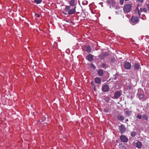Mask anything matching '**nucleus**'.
I'll use <instances>...</instances> for the list:
<instances>
[{
	"label": "nucleus",
	"mask_w": 149,
	"mask_h": 149,
	"mask_svg": "<svg viewBox=\"0 0 149 149\" xmlns=\"http://www.w3.org/2000/svg\"><path fill=\"white\" fill-rule=\"evenodd\" d=\"M123 149H127L125 147L123 146Z\"/></svg>",
	"instance_id": "72a5a7b5"
},
{
	"label": "nucleus",
	"mask_w": 149,
	"mask_h": 149,
	"mask_svg": "<svg viewBox=\"0 0 149 149\" xmlns=\"http://www.w3.org/2000/svg\"><path fill=\"white\" fill-rule=\"evenodd\" d=\"M141 117L142 116L141 115H138L137 116V117L139 119H141Z\"/></svg>",
	"instance_id": "bb28decb"
},
{
	"label": "nucleus",
	"mask_w": 149,
	"mask_h": 149,
	"mask_svg": "<svg viewBox=\"0 0 149 149\" xmlns=\"http://www.w3.org/2000/svg\"><path fill=\"white\" fill-rule=\"evenodd\" d=\"M69 3L70 6H74V0H70L69 1Z\"/></svg>",
	"instance_id": "6ab92c4d"
},
{
	"label": "nucleus",
	"mask_w": 149,
	"mask_h": 149,
	"mask_svg": "<svg viewBox=\"0 0 149 149\" xmlns=\"http://www.w3.org/2000/svg\"><path fill=\"white\" fill-rule=\"evenodd\" d=\"M137 1L138 2H141V3L143 2V0H137Z\"/></svg>",
	"instance_id": "c85d7f7f"
},
{
	"label": "nucleus",
	"mask_w": 149,
	"mask_h": 149,
	"mask_svg": "<svg viewBox=\"0 0 149 149\" xmlns=\"http://www.w3.org/2000/svg\"><path fill=\"white\" fill-rule=\"evenodd\" d=\"M86 51L88 53H89L91 52V48L88 45L86 47Z\"/></svg>",
	"instance_id": "dca6fc26"
},
{
	"label": "nucleus",
	"mask_w": 149,
	"mask_h": 149,
	"mask_svg": "<svg viewBox=\"0 0 149 149\" xmlns=\"http://www.w3.org/2000/svg\"><path fill=\"white\" fill-rule=\"evenodd\" d=\"M107 3L109 5H114L115 4V2L113 0H107Z\"/></svg>",
	"instance_id": "4468645a"
},
{
	"label": "nucleus",
	"mask_w": 149,
	"mask_h": 149,
	"mask_svg": "<svg viewBox=\"0 0 149 149\" xmlns=\"http://www.w3.org/2000/svg\"><path fill=\"white\" fill-rule=\"evenodd\" d=\"M93 82H91V84H92V85H93V86L94 87V89H95V86H94V85H93Z\"/></svg>",
	"instance_id": "473e14b6"
},
{
	"label": "nucleus",
	"mask_w": 149,
	"mask_h": 149,
	"mask_svg": "<svg viewBox=\"0 0 149 149\" xmlns=\"http://www.w3.org/2000/svg\"><path fill=\"white\" fill-rule=\"evenodd\" d=\"M131 21L132 24L134 25L138 23L139 21L138 17L136 16L133 15L131 18Z\"/></svg>",
	"instance_id": "7ed1b4c3"
},
{
	"label": "nucleus",
	"mask_w": 149,
	"mask_h": 149,
	"mask_svg": "<svg viewBox=\"0 0 149 149\" xmlns=\"http://www.w3.org/2000/svg\"><path fill=\"white\" fill-rule=\"evenodd\" d=\"M124 68L126 69H129L131 67V63L128 62H126L124 63Z\"/></svg>",
	"instance_id": "0eeeda50"
},
{
	"label": "nucleus",
	"mask_w": 149,
	"mask_h": 149,
	"mask_svg": "<svg viewBox=\"0 0 149 149\" xmlns=\"http://www.w3.org/2000/svg\"><path fill=\"white\" fill-rule=\"evenodd\" d=\"M109 89V87L108 85L106 84L104 85L102 88V91L104 92H107Z\"/></svg>",
	"instance_id": "9b49d317"
},
{
	"label": "nucleus",
	"mask_w": 149,
	"mask_h": 149,
	"mask_svg": "<svg viewBox=\"0 0 149 149\" xmlns=\"http://www.w3.org/2000/svg\"><path fill=\"white\" fill-rule=\"evenodd\" d=\"M76 6L73 8H71L70 6H66L64 8V11L63 13L65 15L73 14L76 12Z\"/></svg>",
	"instance_id": "f257e3e1"
},
{
	"label": "nucleus",
	"mask_w": 149,
	"mask_h": 149,
	"mask_svg": "<svg viewBox=\"0 0 149 149\" xmlns=\"http://www.w3.org/2000/svg\"><path fill=\"white\" fill-rule=\"evenodd\" d=\"M103 70L99 69L97 72L98 74L100 76H102L103 74Z\"/></svg>",
	"instance_id": "a211bd4d"
},
{
	"label": "nucleus",
	"mask_w": 149,
	"mask_h": 149,
	"mask_svg": "<svg viewBox=\"0 0 149 149\" xmlns=\"http://www.w3.org/2000/svg\"><path fill=\"white\" fill-rule=\"evenodd\" d=\"M104 111L105 112H107V110H104Z\"/></svg>",
	"instance_id": "c9c22d12"
},
{
	"label": "nucleus",
	"mask_w": 149,
	"mask_h": 149,
	"mask_svg": "<svg viewBox=\"0 0 149 149\" xmlns=\"http://www.w3.org/2000/svg\"><path fill=\"white\" fill-rule=\"evenodd\" d=\"M110 100V99L109 97H107L106 98L105 101L107 102H108Z\"/></svg>",
	"instance_id": "393cba45"
},
{
	"label": "nucleus",
	"mask_w": 149,
	"mask_h": 149,
	"mask_svg": "<svg viewBox=\"0 0 149 149\" xmlns=\"http://www.w3.org/2000/svg\"><path fill=\"white\" fill-rule=\"evenodd\" d=\"M146 6L148 10H149V4L146 3Z\"/></svg>",
	"instance_id": "cd10ccee"
},
{
	"label": "nucleus",
	"mask_w": 149,
	"mask_h": 149,
	"mask_svg": "<svg viewBox=\"0 0 149 149\" xmlns=\"http://www.w3.org/2000/svg\"><path fill=\"white\" fill-rule=\"evenodd\" d=\"M87 3V1H84L82 3L83 4H86Z\"/></svg>",
	"instance_id": "c756f323"
},
{
	"label": "nucleus",
	"mask_w": 149,
	"mask_h": 149,
	"mask_svg": "<svg viewBox=\"0 0 149 149\" xmlns=\"http://www.w3.org/2000/svg\"><path fill=\"white\" fill-rule=\"evenodd\" d=\"M131 8V4H128L124 6L123 10L125 12L128 13L130 11Z\"/></svg>",
	"instance_id": "20e7f679"
},
{
	"label": "nucleus",
	"mask_w": 149,
	"mask_h": 149,
	"mask_svg": "<svg viewBox=\"0 0 149 149\" xmlns=\"http://www.w3.org/2000/svg\"><path fill=\"white\" fill-rule=\"evenodd\" d=\"M144 97V95L143 93L139 94V97L140 99H142Z\"/></svg>",
	"instance_id": "aec40b11"
},
{
	"label": "nucleus",
	"mask_w": 149,
	"mask_h": 149,
	"mask_svg": "<svg viewBox=\"0 0 149 149\" xmlns=\"http://www.w3.org/2000/svg\"><path fill=\"white\" fill-rule=\"evenodd\" d=\"M124 0H120V3L121 5H123V4Z\"/></svg>",
	"instance_id": "b1692460"
},
{
	"label": "nucleus",
	"mask_w": 149,
	"mask_h": 149,
	"mask_svg": "<svg viewBox=\"0 0 149 149\" xmlns=\"http://www.w3.org/2000/svg\"><path fill=\"white\" fill-rule=\"evenodd\" d=\"M126 112L127 114H129L130 113V112L129 111H127Z\"/></svg>",
	"instance_id": "2f4dec72"
},
{
	"label": "nucleus",
	"mask_w": 149,
	"mask_h": 149,
	"mask_svg": "<svg viewBox=\"0 0 149 149\" xmlns=\"http://www.w3.org/2000/svg\"><path fill=\"white\" fill-rule=\"evenodd\" d=\"M86 59L89 61L92 62L94 61L93 56L92 54H89L86 57Z\"/></svg>",
	"instance_id": "6e6552de"
},
{
	"label": "nucleus",
	"mask_w": 149,
	"mask_h": 149,
	"mask_svg": "<svg viewBox=\"0 0 149 149\" xmlns=\"http://www.w3.org/2000/svg\"><path fill=\"white\" fill-rule=\"evenodd\" d=\"M95 81L96 83L99 84L101 82V79L99 77H96L95 79Z\"/></svg>",
	"instance_id": "ddd939ff"
},
{
	"label": "nucleus",
	"mask_w": 149,
	"mask_h": 149,
	"mask_svg": "<svg viewBox=\"0 0 149 149\" xmlns=\"http://www.w3.org/2000/svg\"><path fill=\"white\" fill-rule=\"evenodd\" d=\"M130 0H125V1H129Z\"/></svg>",
	"instance_id": "e433bc0d"
},
{
	"label": "nucleus",
	"mask_w": 149,
	"mask_h": 149,
	"mask_svg": "<svg viewBox=\"0 0 149 149\" xmlns=\"http://www.w3.org/2000/svg\"><path fill=\"white\" fill-rule=\"evenodd\" d=\"M140 67V66L139 64L137 63H135L134 64V67L135 69L136 70H138L139 69Z\"/></svg>",
	"instance_id": "2eb2a0df"
},
{
	"label": "nucleus",
	"mask_w": 149,
	"mask_h": 149,
	"mask_svg": "<svg viewBox=\"0 0 149 149\" xmlns=\"http://www.w3.org/2000/svg\"><path fill=\"white\" fill-rule=\"evenodd\" d=\"M128 119H127L126 120V122L128 121Z\"/></svg>",
	"instance_id": "f704fd0d"
},
{
	"label": "nucleus",
	"mask_w": 149,
	"mask_h": 149,
	"mask_svg": "<svg viewBox=\"0 0 149 149\" xmlns=\"http://www.w3.org/2000/svg\"><path fill=\"white\" fill-rule=\"evenodd\" d=\"M108 55V54L107 53H104L102 54L99 55V57L101 59H104L105 57Z\"/></svg>",
	"instance_id": "9d476101"
},
{
	"label": "nucleus",
	"mask_w": 149,
	"mask_h": 149,
	"mask_svg": "<svg viewBox=\"0 0 149 149\" xmlns=\"http://www.w3.org/2000/svg\"><path fill=\"white\" fill-rule=\"evenodd\" d=\"M42 0H34L35 3L37 4H40L42 2Z\"/></svg>",
	"instance_id": "412c9836"
},
{
	"label": "nucleus",
	"mask_w": 149,
	"mask_h": 149,
	"mask_svg": "<svg viewBox=\"0 0 149 149\" xmlns=\"http://www.w3.org/2000/svg\"><path fill=\"white\" fill-rule=\"evenodd\" d=\"M142 143L140 141H137L136 143V147L139 148H141L142 147Z\"/></svg>",
	"instance_id": "f8f14e48"
},
{
	"label": "nucleus",
	"mask_w": 149,
	"mask_h": 149,
	"mask_svg": "<svg viewBox=\"0 0 149 149\" xmlns=\"http://www.w3.org/2000/svg\"><path fill=\"white\" fill-rule=\"evenodd\" d=\"M141 6V4H138L137 7H136V9L135 10V14H136L137 13L138 14V15L139 17H140L141 13L143 11L144 13H147L148 10L147 9L144 8H142L141 7H139Z\"/></svg>",
	"instance_id": "f03ea898"
},
{
	"label": "nucleus",
	"mask_w": 149,
	"mask_h": 149,
	"mask_svg": "<svg viewBox=\"0 0 149 149\" xmlns=\"http://www.w3.org/2000/svg\"><path fill=\"white\" fill-rule=\"evenodd\" d=\"M35 15H37V17H40V15L39 14H36Z\"/></svg>",
	"instance_id": "7c9ffc66"
},
{
	"label": "nucleus",
	"mask_w": 149,
	"mask_h": 149,
	"mask_svg": "<svg viewBox=\"0 0 149 149\" xmlns=\"http://www.w3.org/2000/svg\"><path fill=\"white\" fill-rule=\"evenodd\" d=\"M117 118L118 120L120 121H122L124 119V117L121 115H118L117 116Z\"/></svg>",
	"instance_id": "f3484780"
},
{
	"label": "nucleus",
	"mask_w": 149,
	"mask_h": 149,
	"mask_svg": "<svg viewBox=\"0 0 149 149\" xmlns=\"http://www.w3.org/2000/svg\"><path fill=\"white\" fill-rule=\"evenodd\" d=\"M106 64L104 63H102V67L104 68L105 67Z\"/></svg>",
	"instance_id": "a878e982"
},
{
	"label": "nucleus",
	"mask_w": 149,
	"mask_h": 149,
	"mask_svg": "<svg viewBox=\"0 0 149 149\" xmlns=\"http://www.w3.org/2000/svg\"><path fill=\"white\" fill-rule=\"evenodd\" d=\"M120 139L122 142L124 143H127L128 141V138L124 135H121L120 137Z\"/></svg>",
	"instance_id": "39448f33"
},
{
	"label": "nucleus",
	"mask_w": 149,
	"mask_h": 149,
	"mask_svg": "<svg viewBox=\"0 0 149 149\" xmlns=\"http://www.w3.org/2000/svg\"><path fill=\"white\" fill-rule=\"evenodd\" d=\"M131 135L132 137H134L136 135V133L134 131L132 132L131 133Z\"/></svg>",
	"instance_id": "5701e85b"
},
{
	"label": "nucleus",
	"mask_w": 149,
	"mask_h": 149,
	"mask_svg": "<svg viewBox=\"0 0 149 149\" xmlns=\"http://www.w3.org/2000/svg\"><path fill=\"white\" fill-rule=\"evenodd\" d=\"M121 91H117L114 94V97L117 99L121 95Z\"/></svg>",
	"instance_id": "1a4fd4ad"
},
{
	"label": "nucleus",
	"mask_w": 149,
	"mask_h": 149,
	"mask_svg": "<svg viewBox=\"0 0 149 149\" xmlns=\"http://www.w3.org/2000/svg\"><path fill=\"white\" fill-rule=\"evenodd\" d=\"M119 129L121 133H124L126 130L125 126L123 124H121L119 126Z\"/></svg>",
	"instance_id": "423d86ee"
},
{
	"label": "nucleus",
	"mask_w": 149,
	"mask_h": 149,
	"mask_svg": "<svg viewBox=\"0 0 149 149\" xmlns=\"http://www.w3.org/2000/svg\"><path fill=\"white\" fill-rule=\"evenodd\" d=\"M142 118L144 120H147L148 119V117L147 115H143L142 116Z\"/></svg>",
	"instance_id": "4be33fe9"
}]
</instances>
